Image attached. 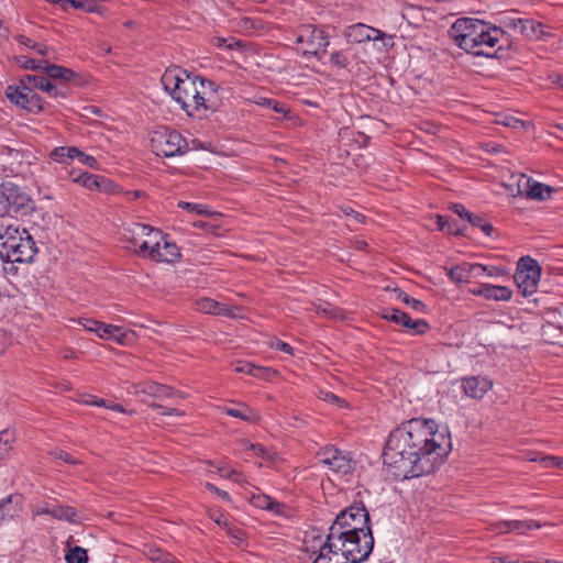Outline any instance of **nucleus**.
<instances>
[{
	"instance_id": "obj_6",
	"label": "nucleus",
	"mask_w": 563,
	"mask_h": 563,
	"mask_svg": "<svg viewBox=\"0 0 563 563\" xmlns=\"http://www.w3.org/2000/svg\"><path fill=\"white\" fill-rule=\"evenodd\" d=\"M329 532H344L352 536L373 538L369 515L363 505H353L340 511Z\"/></svg>"
},
{
	"instance_id": "obj_33",
	"label": "nucleus",
	"mask_w": 563,
	"mask_h": 563,
	"mask_svg": "<svg viewBox=\"0 0 563 563\" xmlns=\"http://www.w3.org/2000/svg\"><path fill=\"white\" fill-rule=\"evenodd\" d=\"M54 518L69 522L78 521L77 511L70 506L55 505Z\"/></svg>"
},
{
	"instance_id": "obj_38",
	"label": "nucleus",
	"mask_w": 563,
	"mask_h": 563,
	"mask_svg": "<svg viewBox=\"0 0 563 563\" xmlns=\"http://www.w3.org/2000/svg\"><path fill=\"white\" fill-rule=\"evenodd\" d=\"M404 328H406L411 334H423L429 329V324L424 320H412L409 317V322H406V324H404Z\"/></svg>"
},
{
	"instance_id": "obj_48",
	"label": "nucleus",
	"mask_w": 563,
	"mask_h": 563,
	"mask_svg": "<svg viewBox=\"0 0 563 563\" xmlns=\"http://www.w3.org/2000/svg\"><path fill=\"white\" fill-rule=\"evenodd\" d=\"M44 62L45 60H36V59L27 58V57H24V56H22L19 59V63L21 64V66L23 68H25V69H36V70H42Z\"/></svg>"
},
{
	"instance_id": "obj_12",
	"label": "nucleus",
	"mask_w": 563,
	"mask_h": 563,
	"mask_svg": "<svg viewBox=\"0 0 563 563\" xmlns=\"http://www.w3.org/2000/svg\"><path fill=\"white\" fill-rule=\"evenodd\" d=\"M345 38L351 43H364L383 41L384 45H389L390 36H387L383 31L368 26L363 23H356L347 26L344 31Z\"/></svg>"
},
{
	"instance_id": "obj_45",
	"label": "nucleus",
	"mask_w": 563,
	"mask_h": 563,
	"mask_svg": "<svg viewBox=\"0 0 563 563\" xmlns=\"http://www.w3.org/2000/svg\"><path fill=\"white\" fill-rule=\"evenodd\" d=\"M101 183H104V179L102 177L87 174V176H85V179L82 180V186L90 190L100 189Z\"/></svg>"
},
{
	"instance_id": "obj_8",
	"label": "nucleus",
	"mask_w": 563,
	"mask_h": 563,
	"mask_svg": "<svg viewBox=\"0 0 563 563\" xmlns=\"http://www.w3.org/2000/svg\"><path fill=\"white\" fill-rule=\"evenodd\" d=\"M29 195L12 181H3L0 185V212L26 213L32 209Z\"/></svg>"
},
{
	"instance_id": "obj_18",
	"label": "nucleus",
	"mask_w": 563,
	"mask_h": 563,
	"mask_svg": "<svg viewBox=\"0 0 563 563\" xmlns=\"http://www.w3.org/2000/svg\"><path fill=\"white\" fill-rule=\"evenodd\" d=\"M541 523L534 520H503L490 525L489 530L499 534L518 532L526 533L528 530L539 529Z\"/></svg>"
},
{
	"instance_id": "obj_1",
	"label": "nucleus",
	"mask_w": 563,
	"mask_h": 563,
	"mask_svg": "<svg viewBox=\"0 0 563 563\" xmlns=\"http://www.w3.org/2000/svg\"><path fill=\"white\" fill-rule=\"evenodd\" d=\"M452 450L451 435L432 419H410L394 429L383 459L396 479L420 477L434 472Z\"/></svg>"
},
{
	"instance_id": "obj_14",
	"label": "nucleus",
	"mask_w": 563,
	"mask_h": 563,
	"mask_svg": "<svg viewBox=\"0 0 563 563\" xmlns=\"http://www.w3.org/2000/svg\"><path fill=\"white\" fill-rule=\"evenodd\" d=\"M320 461L330 470L339 474H347L351 471V460L342 451L327 446L319 453Z\"/></svg>"
},
{
	"instance_id": "obj_37",
	"label": "nucleus",
	"mask_w": 563,
	"mask_h": 563,
	"mask_svg": "<svg viewBox=\"0 0 563 563\" xmlns=\"http://www.w3.org/2000/svg\"><path fill=\"white\" fill-rule=\"evenodd\" d=\"M512 179L516 181V192H521V196L528 197V191L530 190L533 180L523 174L512 176Z\"/></svg>"
},
{
	"instance_id": "obj_59",
	"label": "nucleus",
	"mask_w": 563,
	"mask_h": 563,
	"mask_svg": "<svg viewBox=\"0 0 563 563\" xmlns=\"http://www.w3.org/2000/svg\"><path fill=\"white\" fill-rule=\"evenodd\" d=\"M272 347L285 352L287 354H292V347L288 343L283 342L280 340H276L275 343L272 344Z\"/></svg>"
},
{
	"instance_id": "obj_49",
	"label": "nucleus",
	"mask_w": 563,
	"mask_h": 563,
	"mask_svg": "<svg viewBox=\"0 0 563 563\" xmlns=\"http://www.w3.org/2000/svg\"><path fill=\"white\" fill-rule=\"evenodd\" d=\"M77 159L86 165V166H89L90 168L92 169H99V164H98V161L91 156V155H88L86 153H84L82 151L79 150V153L77 155Z\"/></svg>"
},
{
	"instance_id": "obj_30",
	"label": "nucleus",
	"mask_w": 563,
	"mask_h": 563,
	"mask_svg": "<svg viewBox=\"0 0 563 563\" xmlns=\"http://www.w3.org/2000/svg\"><path fill=\"white\" fill-rule=\"evenodd\" d=\"M556 191L555 188L544 185L539 181H532V186L528 191V198L539 201H544L551 198L552 192Z\"/></svg>"
},
{
	"instance_id": "obj_39",
	"label": "nucleus",
	"mask_w": 563,
	"mask_h": 563,
	"mask_svg": "<svg viewBox=\"0 0 563 563\" xmlns=\"http://www.w3.org/2000/svg\"><path fill=\"white\" fill-rule=\"evenodd\" d=\"M530 461L532 462H540L544 467L552 468V467H560L563 468V459L552 456V455H544L540 457H530Z\"/></svg>"
},
{
	"instance_id": "obj_53",
	"label": "nucleus",
	"mask_w": 563,
	"mask_h": 563,
	"mask_svg": "<svg viewBox=\"0 0 563 563\" xmlns=\"http://www.w3.org/2000/svg\"><path fill=\"white\" fill-rule=\"evenodd\" d=\"M152 408L154 409H157V410H161V415L163 416H176V417H181L184 415L183 411H180L179 409H176V408H167L165 406H162L159 404H152L151 405Z\"/></svg>"
},
{
	"instance_id": "obj_16",
	"label": "nucleus",
	"mask_w": 563,
	"mask_h": 563,
	"mask_svg": "<svg viewBox=\"0 0 563 563\" xmlns=\"http://www.w3.org/2000/svg\"><path fill=\"white\" fill-rule=\"evenodd\" d=\"M179 255L177 245L167 241L159 231L157 246H151L147 257L155 262L173 263L179 257Z\"/></svg>"
},
{
	"instance_id": "obj_63",
	"label": "nucleus",
	"mask_w": 563,
	"mask_h": 563,
	"mask_svg": "<svg viewBox=\"0 0 563 563\" xmlns=\"http://www.w3.org/2000/svg\"><path fill=\"white\" fill-rule=\"evenodd\" d=\"M490 277L503 276L505 274V269L497 266H487L486 273Z\"/></svg>"
},
{
	"instance_id": "obj_56",
	"label": "nucleus",
	"mask_w": 563,
	"mask_h": 563,
	"mask_svg": "<svg viewBox=\"0 0 563 563\" xmlns=\"http://www.w3.org/2000/svg\"><path fill=\"white\" fill-rule=\"evenodd\" d=\"M205 486H206V488H207L209 492H211V493H213V494L218 495L220 498H222V499H224V500H227V501H230V500H231L230 495H229L225 490H222V489L218 488V487H217V486H214L213 484H211V483H206V485H205Z\"/></svg>"
},
{
	"instance_id": "obj_47",
	"label": "nucleus",
	"mask_w": 563,
	"mask_h": 563,
	"mask_svg": "<svg viewBox=\"0 0 563 563\" xmlns=\"http://www.w3.org/2000/svg\"><path fill=\"white\" fill-rule=\"evenodd\" d=\"M317 313H322L329 318H333V319H336V318H341L342 317V313L339 309L332 307L330 303H325V305H320L318 308H317Z\"/></svg>"
},
{
	"instance_id": "obj_11",
	"label": "nucleus",
	"mask_w": 563,
	"mask_h": 563,
	"mask_svg": "<svg viewBox=\"0 0 563 563\" xmlns=\"http://www.w3.org/2000/svg\"><path fill=\"white\" fill-rule=\"evenodd\" d=\"M296 43L305 45L303 55L318 56L324 53L330 42L325 32L314 25H302L298 29Z\"/></svg>"
},
{
	"instance_id": "obj_5",
	"label": "nucleus",
	"mask_w": 563,
	"mask_h": 563,
	"mask_svg": "<svg viewBox=\"0 0 563 563\" xmlns=\"http://www.w3.org/2000/svg\"><path fill=\"white\" fill-rule=\"evenodd\" d=\"M328 544L327 552L339 555L344 563H361L373 551L374 538L352 536L344 532H329L323 539Z\"/></svg>"
},
{
	"instance_id": "obj_3",
	"label": "nucleus",
	"mask_w": 563,
	"mask_h": 563,
	"mask_svg": "<svg viewBox=\"0 0 563 563\" xmlns=\"http://www.w3.org/2000/svg\"><path fill=\"white\" fill-rule=\"evenodd\" d=\"M454 44L475 56L495 57V46L505 36L501 27L483 20L460 18L449 31Z\"/></svg>"
},
{
	"instance_id": "obj_21",
	"label": "nucleus",
	"mask_w": 563,
	"mask_h": 563,
	"mask_svg": "<svg viewBox=\"0 0 563 563\" xmlns=\"http://www.w3.org/2000/svg\"><path fill=\"white\" fill-rule=\"evenodd\" d=\"M23 497L19 494H11L0 500V522L12 519L21 510Z\"/></svg>"
},
{
	"instance_id": "obj_64",
	"label": "nucleus",
	"mask_w": 563,
	"mask_h": 563,
	"mask_svg": "<svg viewBox=\"0 0 563 563\" xmlns=\"http://www.w3.org/2000/svg\"><path fill=\"white\" fill-rule=\"evenodd\" d=\"M227 528L228 532L232 536V538L236 539L238 541H243L244 532L241 529L232 528L230 526H228Z\"/></svg>"
},
{
	"instance_id": "obj_2",
	"label": "nucleus",
	"mask_w": 563,
	"mask_h": 563,
	"mask_svg": "<svg viewBox=\"0 0 563 563\" xmlns=\"http://www.w3.org/2000/svg\"><path fill=\"white\" fill-rule=\"evenodd\" d=\"M164 89L188 115H200L209 110V95L216 92L212 81L191 77L178 67L166 69L161 78Z\"/></svg>"
},
{
	"instance_id": "obj_41",
	"label": "nucleus",
	"mask_w": 563,
	"mask_h": 563,
	"mask_svg": "<svg viewBox=\"0 0 563 563\" xmlns=\"http://www.w3.org/2000/svg\"><path fill=\"white\" fill-rule=\"evenodd\" d=\"M42 109L43 103L41 97L34 90L31 89L25 110L36 113L40 112Z\"/></svg>"
},
{
	"instance_id": "obj_52",
	"label": "nucleus",
	"mask_w": 563,
	"mask_h": 563,
	"mask_svg": "<svg viewBox=\"0 0 563 563\" xmlns=\"http://www.w3.org/2000/svg\"><path fill=\"white\" fill-rule=\"evenodd\" d=\"M51 455L54 456L57 460H62L69 464H79V461L74 459L70 454L63 450H54L51 452Z\"/></svg>"
},
{
	"instance_id": "obj_32",
	"label": "nucleus",
	"mask_w": 563,
	"mask_h": 563,
	"mask_svg": "<svg viewBox=\"0 0 563 563\" xmlns=\"http://www.w3.org/2000/svg\"><path fill=\"white\" fill-rule=\"evenodd\" d=\"M382 317L396 324H401L402 327L406 324V322H409V316L405 311L395 308L384 309Z\"/></svg>"
},
{
	"instance_id": "obj_31",
	"label": "nucleus",
	"mask_w": 563,
	"mask_h": 563,
	"mask_svg": "<svg viewBox=\"0 0 563 563\" xmlns=\"http://www.w3.org/2000/svg\"><path fill=\"white\" fill-rule=\"evenodd\" d=\"M251 501L255 507L260 509L271 510L277 514L280 511V508L283 507L282 504L275 501L269 496L264 494L253 495Z\"/></svg>"
},
{
	"instance_id": "obj_4",
	"label": "nucleus",
	"mask_w": 563,
	"mask_h": 563,
	"mask_svg": "<svg viewBox=\"0 0 563 563\" xmlns=\"http://www.w3.org/2000/svg\"><path fill=\"white\" fill-rule=\"evenodd\" d=\"M37 253L36 244L25 229L11 221L0 224V256L11 263H31Z\"/></svg>"
},
{
	"instance_id": "obj_22",
	"label": "nucleus",
	"mask_w": 563,
	"mask_h": 563,
	"mask_svg": "<svg viewBox=\"0 0 563 563\" xmlns=\"http://www.w3.org/2000/svg\"><path fill=\"white\" fill-rule=\"evenodd\" d=\"M21 85H26L30 89H40L47 92L51 97H57L59 93L57 88L44 76L40 75H25L21 78Z\"/></svg>"
},
{
	"instance_id": "obj_7",
	"label": "nucleus",
	"mask_w": 563,
	"mask_h": 563,
	"mask_svg": "<svg viewBox=\"0 0 563 563\" xmlns=\"http://www.w3.org/2000/svg\"><path fill=\"white\" fill-rule=\"evenodd\" d=\"M151 147L158 156L173 157L185 154L188 151V143L179 132L162 128L153 132Z\"/></svg>"
},
{
	"instance_id": "obj_61",
	"label": "nucleus",
	"mask_w": 563,
	"mask_h": 563,
	"mask_svg": "<svg viewBox=\"0 0 563 563\" xmlns=\"http://www.w3.org/2000/svg\"><path fill=\"white\" fill-rule=\"evenodd\" d=\"M9 345V338L4 330L0 329V355L4 353Z\"/></svg>"
},
{
	"instance_id": "obj_43",
	"label": "nucleus",
	"mask_w": 563,
	"mask_h": 563,
	"mask_svg": "<svg viewBox=\"0 0 563 563\" xmlns=\"http://www.w3.org/2000/svg\"><path fill=\"white\" fill-rule=\"evenodd\" d=\"M330 62L339 68H346L350 64L347 56L342 51H335L330 54Z\"/></svg>"
},
{
	"instance_id": "obj_23",
	"label": "nucleus",
	"mask_w": 563,
	"mask_h": 563,
	"mask_svg": "<svg viewBox=\"0 0 563 563\" xmlns=\"http://www.w3.org/2000/svg\"><path fill=\"white\" fill-rule=\"evenodd\" d=\"M223 411L230 417L238 418L250 423H256L261 419L258 412L245 404H240L239 408L225 407L223 408Z\"/></svg>"
},
{
	"instance_id": "obj_44",
	"label": "nucleus",
	"mask_w": 563,
	"mask_h": 563,
	"mask_svg": "<svg viewBox=\"0 0 563 563\" xmlns=\"http://www.w3.org/2000/svg\"><path fill=\"white\" fill-rule=\"evenodd\" d=\"M319 398L325 402L335 405L338 407H344L345 400L340 398L339 396L334 395L331 391L328 390H320L319 391Z\"/></svg>"
},
{
	"instance_id": "obj_57",
	"label": "nucleus",
	"mask_w": 563,
	"mask_h": 563,
	"mask_svg": "<svg viewBox=\"0 0 563 563\" xmlns=\"http://www.w3.org/2000/svg\"><path fill=\"white\" fill-rule=\"evenodd\" d=\"M343 212L346 214V217H349L351 220H354L356 223H361L364 220V216L353 210L352 208H344Z\"/></svg>"
},
{
	"instance_id": "obj_15",
	"label": "nucleus",
	"mask_w": 563,
	"mask_h": 563,
	"mask_svg": "<svg viewBox=\"0 0 563 563\" xmlns=\"http://www.w3.org/2000/svg\"><path fill=\"white\" fill-rule=\"evenodd\" d=\"M196 309L203 313L236 319L240 317V307L216 301L211 298H201L196 301Z\"/></svg>"
},
{
	"instance_id": "obj_42",
	"label": "nucleus",
	"mask_w": 563,
	"mask_h": 563,
	"mask_svg": "<svg viewBox=\"0 0 563 563\" xmlns=\"http://www.w3.org/2000/svg\"><path fill=\"white\" fill-rule=\"evenodd\" d=\"M178 207L183 209H187L190 212H195L197 214H211V211L208 209L206 205H197L186 201H179Z\"/></svg>"
},
{
	"instance_id": "obj_54",
	"label": "nucleus",
	"mask_w": 563,
	"mask_h": 563,
	"mask_svg": "<svg viewBox=\"0 0 563 563\" xmlns=\"http://www.w3.org/2000/svg\"><path fill=\"white\" fill-rule=\"evenodd\" d=\"M213 44L220 48L225 47L232 49L234 46L239 45V42L234 38L216 37Z\"/></svg>"
},
{
	"instance_id": "obj_25",
	"label": "nucleus",
	"mask_w": 563,
	"mask_h": 563,
	"mask_svg": "<svg viewBox=\"0 0 563 563\" xmlns=\"http://www.w3.org/2000/svg\"><path fill=\"white\" fill-rule=\"evenodd\" d=\"M96 334L101 339L114 340L120 344H123L126 338V333L122 331V328L106 324L103 322H100V327L97 328Z\"/></svg>"
},
{
	"instance_id": "obj_34",
	"label": "nucleus",
	"mask_w": 563,
	"mask_h": 563,
	"mask_svg": "<svg viewBox=\"0 0 563 563\" xmlns=\"http://www.w3.org/2000/svg\"><path fill=\"white\" fill-rule=\"evenodd\" d=\"M67 563H87V551L81 547H74L68 550L65 555Z\"/></svg>"
},
{
	"instance_id": "obj_13",
	"label": "nucleus",
	"mask_w": 563,
	"mask_h": 563,
	"mask_svg": "<svg viewBox=\"0 0 563 563\" xmlns=\"http://www.w3.org/2000/svg\"><path fill=\"white\" fill-rule=\"evenodd\" d=\"M305 550L317 554L312 563H344L339 555L328 551V544L321 536H309L305 538Z\"/></svg>"
},
{
	"instance_id": "obj_26",
	"label": "nucleus",
	"mask_w": 563,
	"mask_h": 563,
	"mask_svg": "<svg viewBox=\"0 0 563 563\" xmlns=\"http://www.w3.org/2000/svg\"><path fill=\"white\" fill-rule=\"evenodd\" d=\"M42 71L52 79H60L63 81H69L75 76L73 69L62 67L55 64H49L46 60L43 64Z\"/></svg>"
},
{
	"instance_id": "obj_60",
	"label": "nucleus",
	"mask_w": 563,
	"mask_h": 563,
	"mask_svg": "<svg viewBox=\"0 0 563 563\" xmlns=\"http://www.w3.org/2000/svg\"><path fill=\"white\" fill-rule=\"evenodd\" d=\"M452 210L454 213H456L459 217H461L462 219H468V216L472 214V212H470L468 210L465 209V207L463 205H454L452 207Z\"/></svg>"
},
{
	"instance_id": "obj_20",
	"label": "nucleus",
	"mask_w": 563,
	"mask_h": 563,
	"mask_svg": "<svg viewBox=\"0 0 563 563\" xmlns=\"http://www.w3.org/2000/svg\"><path fill=\"white\" fill-rule=\"evenodd\" d=\"M504 24L516 33L528 37L538 36L541 33V24L531 19L506 18Z\"/></svg>"
},
{
	"instance_id": "obj_40",
	"label": "nucleus",
	"mask_w": 563,
	"mask_h": 563,
	"mask_svg": "<svg viewBox=\"0 0 563 563\" xmlns=\"http://www.w3.org/2000/svg\"><path fill=\"white\" fill-rule=\"evenodd\" d=\"M451 279L455 283H463L468 280L467 266L459 265L452 267L449 273Z\"/></svg>"
},
{
	"instance_id": "obj_10",
	"label": "nucleus",
	"mask_w": 563,
	"mask_h": 563,
	"mask_svg": "<svg viewBox=\"0 0 563 563\" xmlns=\"http://www.w3.org/2000/svg\"><path fill=\"white\" fill-rule=\"evenodd\" d=\"M540 276L541 268L536 260L530 256L519 260L514 278L523 296H531L537 291Z\"/></svg>"
},
{
	"instance_id": "obj_19",
	"label": "nucleus",
	"mask_w": 563,
	"mask_h": 563,
	"mask_svg": "<svg viewBox=\"0 0 563 563\" xmlns=\"http://www.w3.org/2000/svg\"><path fill=\"white\" fill-rule=\"evenodd\" d=\"M462 386L465 395L475 399H482L492 389L493 382L487 377L472 376L464 378Z\"/></svg>"
},
{
	"instance_id": "obj_46",
	"label": "nucleus",
	"mask_w": 563,
	"mask_h": 563,
	"mask_svg": "<svg viewBox=\"0 0 563 563\" xmlns=\"http://www.w3.org/2000/svg\"><path fill=\"white\" fill-rule=\"evenodd\" d=\"M214 472L220 474L221 476H224V477L235 482V483L242 484L244 482L243 475L235 470H231V471L227 472L224 466H219L217 468V471H214Z\"/></svg>"
},
{
	"instance_id": "obj_62",
	"label": "nucleus",
	"mask_w": 563,
	"mask_h": 563,
	"mask_svg": "<svg viewBox=\"0 0 563 563\" xmlns=\"http://www.w3.org/2000/svg\"><path fill=\"white\" fill-rule=\"evenodd\" d=\"M467 221H468L473 227L481 228V227H482V224L484 223L485 219H484L482 216H479V214L472 213L471 216H468Z\"/></svg>"
},
{
	"instance_id": "obj_9",
	"label": "nucleus",
	"mask_w": 563,
	"mask_h": 563,
	"mask_svg": "<svg viewBox=\"0 0 563 563\" xmlns=\"http://www.w3.org/2000/svg\"><path fill=\"white\" fill-rule=\"evenodd\" d=\"M123 238L137 254L147 257L151 246H157L159 230L147 224L133 223L124 229Z\"/></svg>"
},
{
	"instance_id": "obj_24",
	"label": "nucleus",
	"mask_w": 563,
	"mask_h": 563,
	"mask_svg": "<svg viewBox=\"0 0 563 563\" xmlns=\"http://www.w3.org/2000/svg\"><path fill=\"white\" fill-rule=\"evenodd\" d=\"M31 89L26 85L9 86L7 88V97L14 104L25 109Z\"/></svg>"
},
{
	"instance_id": "obj_29",
	"label": "nucleus",
	"mask_w": 563,
	"mask_h": 563,
	"mask_svg": "<svg viewBox=\"0 0 563 563\" xmlns=\"http://www.w3.org/2000/svg\"><path fill=\"white\" fill-rule=\"evenodd\" d=\"M512 291L506 286H495L485 284V299L508 301L511 299Z\"/></svg>"
},
{
	"instance_id": "obj_58",
	"label": "nucleus",
	"mask_w": 563,
	"mask_h": 563,
	"mask_svg": "<svg viewBox=\"0 0 563 563\" xmlns=\"http://www.w3.org/2000/svg\"><path fill=\"white\" fill-rule=\"evenodd\" d=\"M501 123L506 126H510L512 129H518V128H523L525 126V122L519 120V119H516V118H505V120L501 121Z\"/></svg>"
},
{
	"instance_id": "obj_28",
	"label": "nucleus",
	"mask_w": 563,
	"mask_h": 563,
	"mask_svg": "<svg viewBox=\"0 0 563 563\" xmlns=\"http://www.w3.org/2000/svg\"><path fill=\"white\" fill-rule=\"evenodd\" d=\"M79 148L75 146H59L55 147L51 153L49 157L57 163L66 164L77 158Z\"/></svg>"
},
{
	"instance_id": "obj_50",
	"label": "nucleus",
	"mask_w": 563,
	"mask_h": 563,
	"mask_svg": "<svg viewBox=\"0 0 563 563\" xmlns=\"http://www.w3.org/2000/svg\"><path fill=\"white\" fill-rule=\"evenodd\" d=\"M54 512L55 505L48 503L38 504L35 506L33 510L34 516L51 515L52 517H54Z\"/></svg>"
},
{
	"instance_id": "obj_17",
	"label": "nucleus",
	"mask_w": 563,
	"mask_h": 563,
	"mask_svg": "<svg viewBox=\"0 0 563 563\" xmlns=\"http://www.w3.org/2000/svg\"><path fill=\"white\" fill-rule=\"evenodd\" d=\"M133 394L136 396H152L154 398H173L180 396V393L172 387L154 382H143L132 386Z\"/></svg>"
},
{
	"instance_id": "obj_55",
	"label": "nucleus",
	"mask_w": 563,
	"mask_h": 563,
	"mask_svg": "<svg viewBox=\"0 0 563 563\" xmlns=\"http://www.w3.org/2000/svg\"><path fill=\"white\" fill-rule=\"evenodd\" d=\"M78 323L82 325L87 331L95 332L97 331V328L100 327V321L92 320V319H79Z\"/></svg>"
},
{
	"instance_id": "obj_36",
	"label": "nucleus",
	"mask_w": 563,
	"mask_h": 563,
	"mask_svg": "<svg viewBox=\"0 0 563 563\" xmlns=\"http://www.w3.org/2000/svg\"><path fill=\"white\" fill-rule=\"evenodd\" d=\"M13 434L9 430L0 432V461L3 460L12 449Z\"/></svg>"
},
{
	"instance_id": "obj_35",
	"label": "nucleus",
	"mask_w": 563,
	"mask_h": 563,
	"mask_svg": "<svg viewBox=\"0 0 563 563\" xmlns=\"http://www.w3.org/2000/svg\"><path fill=\"white\" fill-rule=\"evenodd\" d=\"M397 298L417 312H423L426 309V305L421 300L410 297L402 290H397Z\"/></svg>"
},
{
	"instance_id": "obj_51",
	"label": "nucleus",
	"mask_w": 563,
	"mask_h": 563,
	"mask_svg": "<svg viewBox=\"0 0 563 563\" xmlns=\"http://www.w3.org/2000/svg\"><path fill=\"white\" fill-rule=\"evenodd\" d=\"M468 279L471 277H481L486 273L487 266L482 264H466Z\"/></svg>"
},
{
	"instance_id": "obj_27",
	"label": "nucleus",
	"mask_w": 563,
	"mask_h": 563,
	"mask_svg": "<svg viewBox=\"0 0 563 563\" xmlns=\"http://www.w3.org/2000/svg\"><path fill=\"white\" fill-rule=\"evenodd\" d=\"M234 371L238 373H245L254 377L266 378L272 372L268 367L256 366L252 363L240 361L235 364Z\"/></svg>"
}]
</instances>
